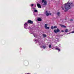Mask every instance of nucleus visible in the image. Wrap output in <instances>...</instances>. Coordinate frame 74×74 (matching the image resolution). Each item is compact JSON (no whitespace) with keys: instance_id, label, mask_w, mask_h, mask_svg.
I'll return each mask as SVG.
<instances>
[{"instance_id":"obj_1","label":"nucleus","mask_w":74,"mask_h":74,"mask_svg":"<svg viewBox=\"0 0 74 74\" xmlns=\"http://www.w3.org/2000/svg\"><path fill=\"white\" fill-rule=\"evenodd\" d=\"M72 5H73V3H66L64 6L66 10H64V11H65V12H66L67 11L69 10H70V9H71Z\"/></svg>"},{"instance_id":"obj_2","label":"nucleus","mask_w":74,"mask_h":74,"mask_svg":"<svg viewBox=\"0 0 74 74\" xmlns=\"http://www.w3.org/2000/svg\"><path fill=\"white\" fill-rule=\"evenodd\" d=\"M42 2L43 3H44V4H43V5H45V6H46L47 5V1L45 0H42Z\"/></svg>"},{"instance_id":"obj_3","label":"nucleus","mask_w":74,"mask_h":74,"mask_svg":"<svg viewBox=\"0 0 74 74\" xmlns=\"http://www.w3.org/2000/svg\"><path fill=\"white\" fill-rule=\"evenodd\" d=\"M60 32V30L58 28H57V30L56 29L54 30V32L55 33H56V34H57L58 33V32Z\"/></svg>"},{"instance_id":"obj_4","label":"nucleus","mask_w":74,"mask_h":74,"mask_svg":"<svg viewBox=\"0 0 74 74\" xmlns=\"http://www.w3.org/2000/svg\"><path fill=\"white\" fill-rule=\"evenodd\" d=\"M27 23H29V24H33V21L30 20H28L27 21Z\"/></svg>"},{"instance_id":"obj_5","label":"nucleus","mask_w":74,"mask_h":74,"mask_svg":"<svg viewBox=\"0 0 74 74\" xmlns=\"http://www.w3.org/2000/svg\"><path fill=\"white\" fill-rule=\"evenodd\" d=\"M37 6L39 8H41V5H40V4L39 3H37Z\"/></svg>"},{"instance_id":"obj_6","label":"nucleus","mask_w":74,"mask_h":74,"mask_svg":"<svg viewBox=\"0 0 74 74\" xmlns=\"http://www.w3.org/2000/svg\"><path fill=\"white\" fill-rule=\"evenodd\" d=\"M60 26H61V27H64V28H66V26L63 25H62V24H60Z\"/></svg>"},{"instance_id":"obj_7","label":"nucleus","mask_w":74,"mask_h":74,"mask_svg":"<svg viewBox=\"0 0 74 74\" xmlns=\"http://www.w3.org/2000/svg\"><path fill=\"white\" fill-rule=\"evenodd\" d=\"M38 21L39 22H40V21H42V20L41 19V18H39L38 19Z\"/></svg>"},{"instance_id":"obj_8","label":"nucleus","mask_w":74,"mask_h":74,"mask_svg":"<svg viewBox=\"0 0 74 74\" xmlns=\"http://www.w3.org/2000/svg\"><path fill=\"white\" fill-rule=\"evenodd\" d=\"M65 31L66 33H67V32H69V30H68V29H66L65 30Z\"/></svg>"},{"instance_id":"obj_9","label":"nucleus","mask_w":74,"mask_h":74,"mask_svg":"<svg viewBox=\"0 0 74 74\" xmlns=\"http://www.w3.org/2000/svg\"><path fill=\"white\" fill-rule=\"evenodd\" d=\"M55 49L56 50H58V52H60V49L59 48H56Z\"/></svg>"},{"instance_id":"obj_10","label":"nucleus","mask_w":74,"mask_h":74,"mask_svg":"<svg viewBox=\"0 0 74 74\" xmlns=\"http://www.w3.org/2000/svg\"><path fill=\"white\" fill-rule=\"evenodd\" d=\"M42 36L44 37H46L47 35L45 34H43Z\"/></svg>"},{"instance_id":"obj_11","label":"nucleus","mask_w":74,"mask_h":74,"mask_svg":"<svg viewBox=\"0 0 74 74\" xmlns=\"http://www.w3.org/2000/svg\"><path fill=\"white\" fill-rule=\"evenodd\" d=\"M57 15L58 16H60V12H59L57 13Z\"/></svg>"},{"instance_id":"obj_12","label":"nucleus","mask_w":74,"mask_h":74,"mask_svg":"<svg viewBox=\"0 0 74 74\" xmlns=\"http://www.w3.org/2000/svg\"><path fill=\"white\" fill-rule=\"evenodd\" d=\"M45 28H46L47 27V24H45Z\"/></svg>"},{"instance_id":"obj_13","label":"nucleus","mask_w":74,"mask_h":74,"mask_svg":"<svg viewBox=\"0 0 74 74\" xmlns=\"http://www.w3.org/2000/svg\"><path fill=\"white\" fill-rule=\"evenodd\" d=\"M54 29H57V26H54Z\"/></svg>"},{"instance_id":"obj_14","label":"nucleus","mask_w":74,"mask_h":74,"mask_svg":"<svg viewBox=\"0 0 74 74\" xmlns=\"http://www.w3.org/2000/svg\"><path fill=\"white\" fill-rule=\"evenodd\" d=\"M45 29H49V27H47Z\"/></svg>"},{"instance_id":"obj_15","label":"nucleus","mask_w":74,"mask_h":74,"mask_svg":"<svg viewBox=\"0 0 74 74\" xmlns=\"http://www.w3.org/2000/svg\"><path fill=\"white\" fill-rule=\"evenodd\" d=\"M34 12H38V11L37 10H34Z\"/></svg>"},{"instance_id":"obj_16","label":"nucleus","mask_w":74,"mask_h":74,"mask_svg":"<svg viewBox=\"0 0 74 74\" xmlns=\"http://www.w3.org/2000/svg\"><path fill=\"white\" fill-rule=\"evenodd\" d=\"M53 28H54V27H53V26H51V29H53Z\"/></svg>"},{"instance_id":"obj_17","label":"nucleus","mask_w":74,"mask_h":74,"mask_svg":"<svg viewBox=\"0 0 74 74\" xmlns=\"http://www.w3.org/2000/svg\"><path fill=\"white\" fill-rule=\"evenodd\" d=\"M49 48H51V45H49Z\"/></svg>"},{"instance_id":"obj_18","label":"nucleus","mask_w":74,"mask_h":74,"mask_svg":"<svg viewBox=\"0 0 74 74\" xmlns=\"http://www.w3.org/2000/svg\"><path fill=\"white\" fill-rule=\"evenodd\" d=\"M24 26H26V25H27V23H25L24 24Z\"/></svg>"},{"instance_id":"obj_19","label":"nucleus","mask_w":74,"mask_h":74,"mask_svg":"<svg viewBox=\"0 0 74 74\" xmlns=\"http://www.w3.org/2000/svg\"><path fill=\"white\" fill-rule=\"evenodd\" d=\"M46 15L47 16H48V15H49V13H47V14H46Z\"/></svg>"},{"instance_id":"obj_20","label":"nucleus","mask_w":74,"mask_h":74,"mask_svg":"<svg viewBox=\"0 0 74 74\" xmlns=\"http://www.w3.org/2000/svg\"><path fill=\"white\" fill-rule=\"evenodd\" d=\"M45 46H43V48H44V49H45Z\"/></svg>"},{"instance_id":"obj_21","label":"nucleus","mask_w":74,"mask_h":74,"mask_svg":"<svg viewBox=\"0 0 74 74\" xmlns=\"http://www.w3.org/2000/svg\"><path fill=\"white\" fill-rule=\"evenodd\" d=\"M70 21H73V19H70Z\"/></svg>"},{"instance_id":"obj_22","label":"nucleus","mask_w":74,"mask_h":74,"mask_svg":"<svg viewBox=\"0 0 74 74\" xmlns=\"http://www.w3.org/2000/svg\"><path fill=\"white\" fill-rule=\"evenodd\" d=\"M33 5H34V4H32L31 5L32 7H33Z\"/></svg>"},{"instance_id":"obj_23","label":"nucleus","mask_w":74,"mask_h":74,"mask_svg":"<svg viewBox=\"0 0 74 74\" xmlns=\"http://www.w3.org/2000/svg\"><path fill=\"white\" fill-rule=\"evenodd\" d=\"M61 8H62V10H64V8L63 7H62Z\"/></svg>"},{"instance_id":"obj_24","label":"nucleus","mask_w":74,"mask_h":74,"mask_svg":"<svg viewBox=\"0 0 74 74\" xmlns=\"http://www.w3.org/2000/svg\"><path fill=\"white\" fill-rule=\"evenodd\" d=\"M62 32V33H63V32H64V31H63V30H62L61 31Z\"/></svg>"},{"instance_id":"obj_25","label":"nucleus","mask_w":74,"mask_h":74,"mask_svg":"<svg viewBox=\"0 0 74 74\" xmlns=\"http://www.w3.org/2000/svg\"><path fill=\"white\" fill-rule=\"evenodd\" d=\"M74 33V31L72 32V33Z\"/></svg>"},{"instance_id":"obj_26","label":"nucleus","mask_w":74,"mask_h":74,"mask_svg":"<svg viewBox=\"0 0 74 74\" xmlns=\"http://www.w3.org/2000/svg\"><path fill=\"white\" fill-rule=\"evenodd\" d=\"M34 37H36V36H35V35H34Z\"/></svg>"}]
</instances>
